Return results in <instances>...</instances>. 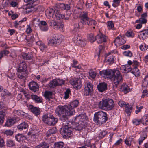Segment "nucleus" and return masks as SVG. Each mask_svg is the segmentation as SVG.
Returning <instances> with one entry per match:
<instances>
[{"label": "nucleus", "mask_w": 148, "mask_h": 148, "mask_svg": "<svg viewBox=\"0 0 148 148\" xmlns=\"http://www.w3.org/2000/svg\"><path fill=\"white\" fill-rule=\"evenodd\" d=\"M107 116L106 113L103 111L99 112L94 114V121L97 124H101L106 121Z\"/></svg>", "instance_id": "39448f33"}, {"label": "nucleus", "mask_w": 148, "mask_h": 148, "mask_svg": "<svg viewBox=\"0 0 148 148\" xmlns=\"http://www.w3.org/2000/svg\"><path fill=\"white\" fill-rule=\"evenodd\" d=\"M141 122V120H138L136 119H134L133 120V123L134 124L136 125H139Z\"/></svg>", "instance_id": "69168bd1"}, {"label": "nucleus", "mask_w": 148, "mask_h": 148, "mask_svg": "<svg viewBox=\"0 0 148 148\" xmlns=\"http://www.w3.org/2000/svg\"><path fill=\"white\" fill-rule=\"evenodd\" d=\"M36 148H49V146L46 143L43 142L36 146Z\"/></svg>", "instance_id": "a19ab883"}, {"label": "nucleus", "mask_w": 148, "mask_h": 148, "mask_svg": "<svg viewBox=\"0 0 148 148\" xmlns=\"http://www.w3.org/2000/svg\"><path fill=\"white\" fill-rule=\"evenodd\" d=\"M121 89L125 94H127L130 91V89L128 86L126 84H123L121 86Z\"/></svg>", "instance_id": "4be33fe9"}, {"label": "nucleus", "mask_w": 148, "mask_h": 148, "mask_svg": "<svg viewBox=\"0 0 148 148\" xmlns=\"http://www.w3.org/2000/svg\"><path fill=\"white\" fill-rule=\"evenodd\" d=\"M55 12V11L53 9L49 8L46 10V14L49 16L50 17L52 16L53 18V15H54Z\"/></svg>", "instance_id": "c85d7f7f"}, {"label": "nucleus", "mask_w": 148, "mask_h": 148, "mask_svg": "<svg viewBox=\"0 0 148 148\" xmlns=\"http://www.w3.org/2000/svg\"><path fill=\"white\" fill-rule=\"evenodd\" d=\"M88 39L91 43L93 42L96 40V36L95 37L93 34L91 33L87 35Z\"/></svg>", "instance_id": "2f4dec72"}, {"label": "nucleus", "mask_w": 148, "mask_h": 148, "mask_svg": "<svg viewBox=\"0 0 148 148\" xmlns=\"http://www.w3.org/2000/svg\"><path fill=\"white\" fill-rule=\"evenodd\" d=\"M61 117L62 123V127L60 130V132L63 136L65 138H68L72 135V129L67 122L68 117L66 119L62 116Z\"/></svg>", "instance_id": "f03ea898"}, {"label": "nucleus", "mask_w": 148, "mask_h": 148, "mask_svg": "<svg viewBox=\"0 0 148 148\" xmlns=\"http://www.w3.org/2000/svg\"><path fill=\"white\" fill-rule=\"evenodd\" d=\"M139 22L141 23H145L147 22V20L144 18L141 17L139 19Z\"/></svg>", "instance_id": "774afa93"}, {"label": "nucleus", "mask_w": 148, "mask_h": 148, "mask_svg": "<svg viewBox=\"0 0 148 148\" xmlns=\"http://www.w3.org/2000/svg\"><path fill=\"white\" fill-rule=\"evenodd\" d=\"M71 84L77 89L81 88L82 86L81 80L78 78H75L72 79L71 81Z\"/></svg>", "instance_id": "4468645a"}, {"label": "nucleus", "mask_w": 148, "mask_h": 148, "mask_svg": "<svg viewBox=\"0 0 148 148\" xmlns=\"http://www.w3.org/2000/svg\"><path fill=\"white\" fill-rule=\"evenodd\" d=\"M56 131L57 130L56 128L55 127H53L49 130L47 132L46 136L47 137H49L51 134H54Z\"/></svg>", "instance_id": "c756f323"}, {"label": "nucleus", "mask_w": 148, "mask_h": 148, "mask_svg": "<svg viewBox=\"0 0 148 148\" xmlns=\"http://www.w3.org/2000/svg\"><path fill=\"white\" fill-rule=\"evenodd\" d=\"M107 131L106 130L101 131L99 134V137L101 138H103L107 134Z\"/></svg>", "instance_id": "8fccbe9b"}, {"label": "nucleus", "mask_w": 148, "mask_h": 148, "mask_svg": "<svg viewBox=\"0 0 148 148\" xmlns=\"http://www.w3.org/2000/svg\"><path fill=\"white\" fill-rule=\"evenodd\" d=\"M113 73L109 78L112 82L113 88H116L119 83L122 81V77L119 70H113Z\"/></svg>", "instance_id": "20e7f679"}, {"label": "nucleus", "mask_w": 148, "mask_h": 148, "mask_svg": "<svg viewBox=\"0 0 148 148\" xmlns=\"http://www.w3.org/2000/svg\"><path fill=\"white\" fill-rule=\"evenodd\" d=\"M147 135L145 134H143L141 135L140 137L138 139V143L139 145H140L143 141L147 137Z\"/></svg>", "instance_id": "72a5a7b5"}, {"label": "nucleus", "mask_w": 148, "mask_h": 148, "mask_svg": "<svg viewBox=\"0 0 148 148\" xmlns=\"http://www.w3.org/2000/svg\"><path fill=\"white\" fill-rule=\"evenodd\" d=\"M71 92L70 90L69 89H67L66 91L65 92V95L64 98L66 99L68 98L69 96V94Z\"/></svg>", "instance_id": "13d9d810"}, {"label": "nucleus", "mask_w": 148, "mask_h": 148, "mask_svg": "<svg viewBox=\"0 0 148 148\" xmlns=\"http://www.w3.org/2000/svg\"><path fill=\"white\" fill-rule=\"evenodd\" d=\"M19 90L20 92H23L25 96L28 99H30L31 95L27 93V91L25 90L22 88H19Z\"/></svg>", "instance_id": "c9c22d12"}, {"label": "nucleus", "mask_w": 148, "mask_h": 148, "mask_svg": "<svg viewBox=\"0 0 148 148\" xmlns=\"http://www.w3.org/2000/svg\"><path fill=\"white\" fill-rule=\"evenodd\" d=\"M64 17V15L62 14L58 11H56V14H54V15H53V18L56 19L57 20H60L62 19H63Z\"/></svg>", "instance_id": "a878e982"}, {"label": "nucleus", "mask_w": 148, "mask_h": 148, "mask_svg": "<svg viewBox=\"0 0 148 148\" xmlns=\"http://www.w3.org/2000/svg\"><path fill=\"white\" fill-rule=\"evenodd\" d=\"M141 122L144 125H148V115L144 116L141 119Z\"/></svg>", "instance_id": "e433bc0d"}, {"label": "nucleus", "mask_w": 148, "mask_h": 148, "mask_svg": "<svg viewBox=\"0 0 148 148\" xmlns=\"http://www.w3.org/2000/svg\"><path fill=\"white\" fill-rule=\"evenodd\" d=\"M93 91V85L90 82L87 83L85 85L84 94L86 96L91 95Z\"/></svg>", "instance_id": "9b49d317"}, {"label": "nucleus", "mask_w": 148, "mask_h": 148, "mask_svg": "<svg viewBox=\"0 0 148 148\" xmlns=\"http://www.w3.org/2000/svg\"><path fill=\"white\" fill-rule=\"evenodd\" d=\"M48 85L49 87L51 88H54L57 86L56 79H54L50 81Z\"/></svg>", "instance_id": "ea45409f"}, {"label": "nucleus", "mask_w": 148, "mask_h": 148, "mask_svg": "<svg viewBox=\"0 0 148 148\" xmlns=\"http://www.w3.org/2000/svg\"><path fill=\"white\" fill-rule=\"evenodd\" d=\"M19 66H22L23 68H24V70H25V69H27L26 65L25 62L23 61H22L19 64Z\"/></svg>", "instance_id": "338daca9"}, {"label": "nucleus", "mask_w": 148, "mask_h": 148, "mask_svg": "<svg viewBox=\"0 0 148 148\" xmlns=\"http://www.w3.org/2000/svg\"><path fill=\"white\" fill-rule=\"evenodd\" d=\"M24 68L19 66V68L17 69V75L18 77L20 79H25L27 77V69L25 70H24Z\"/></svg>", "instance_id": "9d476101"}, {"label": "nucleus", "mask_w": 148, "mask_h": 148, "mask_svg": "<svg viewBox=\"0 0 148 148\" xmlns=\"http://www.w3.org/2000/svg\"><path fill=\"white\" fill-rule=\"evenodd\" d=\"M132 109V107H130L129 105H126L125 106V112L128 115L130 114L131 112Z\"/></svg>", "instance_id": "603ef678"}, {"label": "nucleus", "mask_w": 148, "mask_h": 148, "mask_svg": "<svg viewBox=\"0 0 148 148\" xmlns=\"http://www.w3.org/2000/svg\"><path fill=\"white\" fill-rule=\"evenodd\" d=\"M126 35L129 37H133L134 36V34L131 31H128L127 32Z\"/></svg>", "instance_id": "680f3d73"}, {"label": "nucleus", "mask_w": 148, "mask_h": 148, "mask_svg": "<svg viewBox=\"0 0 148 148\" xmlns=\"http://www.w3.org/2000/svg\"><path fill=\"white\" fill-rule=\"evenodd\" d=\"M79 17L81 18L80 20H83L86 21L89 18L88 16V12L84 11L81 12Z\"/></svg>", "instance_id": "b1692460"}, {"label": "nucleus", "mask_w": 148, "mask_h": 148, "mask_svg": "<svg viewBox=\"0 0 148 148\" xmlns=\"http://www.w3.org/2000/svg\"><path fill=\"white\" fill-rule=\"evenodd\" d=\"M48 44L51 45H54L56 44L53 36L50 38L48 42Z\"/></svg>", "instance_id": "09e8293b"}, {"label": "nucleus", "mask_w": 148, "mask_h": 148, "mask_svg": "<svg viewBox=\"0 0 148 148\" xmlns=\"http://www.w3.org/2000/svg\"><path fill=\"white\" fill-rule=\"evenodd\" d=\"M148 86V73L145 76L143 81L142 86L143 87H146Z\"/></svg>", "instance_id": "473e14b6"}, {"label": "nucleus", "mask_w": 148, "mask_h": 148, "mask_svg": "<svg viewBox=\"0 0 148 148\" xmlns=\"http://www.w3.org/2000/svg\"><path fill=\"white\" fill-rule=\"evenodd\" d=\"M120 0H113L112 6L114 7H116L119 5L120 2Z\"/></svg>", "instance_id": "0e129e2a"}, {"label": "nucleus", "mask_w": 148, "mask_h": 148, "mask_svg": "<svg viewBox=\"0 0 148 148\" xmlns=\"http://www.w3.org/2000/svg\"><path fill=\"white\" fill-rule=\"evenodd\" d=\"M106 62L109 64L113 63L114 62V57L113 55L109 53L106 58Z\"/></svg>", "instance_id": "412c9836"}, {"label": "nucleus", "mask_w": 148, "mask_h": 148, "mask_svg": "<svg viewBox=\"0 0 148 148\" xmlns=\"http://www.w3.org/2000/svg\"><path fill=\"white\" fill-rule=\"evenodd\" d=\"M31 111L36 116L40 114V109L39 108L34 107L32 105H30L29 107Z\"/></svg>", "instance_id": "aec40b11"}, {"label": "nucleus", "mask_w": 148, "mask_h": 148, "mask_svg": "<svg viewBox=\"0 0 148 148\" xmlns=\"http://www.w3.org/2000/svg\"><path fill=\"white\" fill-rule=\"evenodd\" d=\"M96 23V22L95 20L90 18H89L87 21V24L89 26L95 25Z\"/></svg>", "instance_id": "58836bf2"}, {"label": "nucleus", "mask_w": 148, "mask_h": 148, "mask_svg": "<svg viewBox=\"0 0 148 148\" xmlns=\"http://www.w3.org/2000/svg\"><path fill=\"white\" fill-rule=\"evenodd\" d=\"M73 40L75 43L78 44L82 47H84L86 45V40L85 39H82L78 34H75L73 38Z\"/></svg>", "instance_id": "1a4fd4ad"}, {"label": "nucleus", "mask_w": 148, "mask_h": 148, "mask_svg": "<svg viewBox=\"0 0 148 148\" xmlns=\"http://www.w3.org/2000/svg\"><path fill=\"white\" fill-rule=\"evenodd\" d=\"M114 103L111 99H103L99 103V107L101 109L106 108L108 110H112L114 107Z\"/></svg>", "instance_id": "423d86ee"}, {"label": "nucleus", "mask_w": 148, "mask_h": 148, "mask_svg": "<svg viewBox=\"0 0 148 148\" xmlns=\"http://www.w3.org/2000/svg\"><path fill=\"white\" fill-rule=\"evenodd\" d=\"M97 87L99 90L102 92L107 89V84L104 82L100 83L97 85Z\"/></svg>", "instance_id": "a211bd4d"}, {"label": "nucleus", "mask_w": 148, "mask_h": 148, "mask_svg": "<svg viewBox=\"0 0 148 148\" xmlns=\"http://www.w3.org/2000/svg\"><path fill=\"white\" fill-rule=\"evenodd\" d=\"M29 89L34 92L37 91L38 90L39 86L35 82H31L29 84Z\"/></svg>", "instance_id": "f3484780"}, {"label": "nucleus", "mask_w": 148, "mask_h": 148, "mask_svg": "<svg viewBox=\"0 0 148 148\" xmlns=\"http://www.w3.org/2000/svg\"><path fill=\"white\" fill-rule=\"evenodd\" d=\"M57 86H61L64 83V81L60 79H56Z\"/></svg>", "instance_id": "4d7b16f0"}, {"label": "nucleus", "mask_w": 148, "mask_h": 148, "mask_svg": "<svg viewBox=\"0 0 148 148\" xmlns=\"http://www.w3.org/2000/svg\"><path fill=\"white\" fill-rule=\"evenodd\" d=\"M5 115V113L3 111H0V124L3 122Z\"/></svg>", "instance_id": "de8ad7c7"}, {"label": "nucleus", "mask_w": 148, "mask_h": 148, "mask_svg": "<svg viewBox=\"0 0 148 148\" xmlns=\"http://www.w3.org/2000/svg\"><path fill=\"white\" fill-rule=\"evenodd\" d=\"M123 54L125 56L129 57H131L132 56V53L129 50L124 52Z\"/></svg>", "instance_id": "e2e57ef3"}, {"label": "nucleus", "mask_w": 148, "mask_h": 148, "mask_svg": "<svg viewBox=\"0 0 148 148\" xmlns=\"http://www.w3.org/2000/svg\"><path fill=\"white\" fill-rule=\"evenodd\" d=\"M32 99L36 102L38 103H41L42 101V97H39L35 95H31Z\"/></svg>", "instance_id": "393cba45"}, {"label": "nucleus", "mask_w": 148, "mask_h": 148, "mask_svg": "<svg viewBox=\"0 0 148 148\" xmlns=\"http://www.w3.org/2000/svg\"><path fill=\"white\" fill-rule=\"evenodd\" d=\"M121 70L123 72L126 73L130 71L131 72L132 69L131 68L130 66L128 65L127 67L125 66H123L122 68L121 69Z\"/></svg>", "instance_id": "f704fd0d"}, {"label": "nucleus", "mask_w": 148, "mask_h": 148, "mask_svg": "<svg viewBox=\"0 0 148 148\" xmlns=\"http://www.w3.org/2000/svg\"><path fill=\"white\" fill-rule=\"evenodd\" d=\"M89 74L90 77L94 79L96 77L97 73L95 71H90L89 72Z\"/></svg>", "instance_id": "49530a36"}, {"label": "nucleus", "mask_w": 148, "mask_h": 148, "mask_svg": "<svg viewBox=\"0 0 148 148\" xmlns=\"http://www.w3.org/2000/svg\"><path fill=\"white\" fill-rule=\"evenodd\" d=\"M114 42L115 45L118 46L125 43L126 38L124 36L119 35L116 38Z\"/></svg>", "instance_id": "f8f14e48"}, {"label": "nucleus", "mask_w": 148, "mask_h": 148, "mask_svg": "<svg viewBox=\"0 0 148 148\" xmlns=\"http://www.w3.org/2000/svg\"><path fill=\"white\" fill-rule=\"evenodd\" d=\"M28 126V124L25 122H23L17 126L18 129L20 130H25L27 128Z\"/></svg>", "instance_id": "5701e85b"}, {"label": "nucleus", "mask_w": 148, "mask_h": 148, "mask_svg": "<svg viewBox=\"0 0 148 148\" xmlns=\"http://www.w3.org/2000/svg\"><path fill=\"white\" fill-rule=\"evenodd\" d=\"M96 38L97 42L98 44H101L106 42L107 37L102 33H99L96 36Z\"/></svg>", "instance_id": "ddd939ff"}, {"label": "nucleus", "mask_w": 148, "mask_h": 148, "mask_svg": "<svg viewBox=\"0 0 148 148\" xmlns=\"http://www.w3.org/2000/svg\"><path fill=\"white\" fill-rule=\"evenodd\" d=\"M42 121L49 125H54L58 121V119L55 118L50 114H46L42 117Z\"/></svg>", "instance_id": "0eeeda50"}, {"label": "nucleus", "mask_w": 148, "mask_h": 148, "mask_svg": "<svg viewBox=\"0 0 148 148\" xmlns=\"http://www.w3.org/2000/svg\"><path fill=\"white\" fill-rule=\"evenodd\" d=\"M9 53V51L7 50L3 51L0 52V60L3 56H6Z\"/></svg>", "instance_id": "6e6d98bb"}, {"label": "nucleus", "mask_w": 148, "mask_h": 148, "mask_svg": "<svg viewBox=\"0 0 148 148\" xmlns=\"http://www.w3.org/2000/svg\"><path fill=\"white\" fill-rule=\"evenodd\" d=\"M73 121L78 124L77 126L79 130L85 128L87 125V118L85 114H81L77 116Z\"/></svg>", "instance_id": "7ed1b4c3"}, {"label": "nucleus", "mask_w": 148, "mask_h": 148, "mask_svg": "<svg viewBox=\"0 0 148 148\" xmlns=\"http://www.w3.org/2000/svg\"><path fill=\"white\" fill-rule=\"evenodd\" d=\"M107 26L108 29H111L114 28V25L113 22L109 21L107 22Z\"/></svg>", "instance_id": "5fc2aeb1"}, {"label": "nucleus", "mask_w": 148, "mask_h": 148, "mask_svg": "<svg viewBox=\"0 0 148 148\" xmlns=\"http://www.w3.org/2000/svg\"><path fill=\"white\" fill-rule=\"evenodd\" d=\"M48 23L49 26L55 30H62L64 27L63 23H57L53 20H50L48 21Z\"/></svg>", "instance_id": "6e6552de"}, {"label": "nucleus", "mask_w": 148, "mask_h": 148, "mask_svg": "<svg viewBox=\"0 0 148 148\" xmlns=\"http://www.w3.org/2000/svg\"><path fill=\"white\" fill-rule=\"evenodd\" d=\"M79 102L75 100L71 102L69 105H59L56 108V112L59 116L67 119L68 116L73 115L75 113L74 108L77 106Z\"/></svg>", "instance_id": "f257e3e1"}, {"label": "nucleus", "mask_w": 148, "mask_h": 148, "mask_svg": "<svg viewBox=\"0 0 148 148\" xmlns=\"http://www.w3.org/2000/svg\"><path fill=\"white\" fill-rule=\"evenodd\" d=\"M4 134L7 136H11L13 134V132L11 130H7L4 132Z\"/></svg>", "instance_id": "bf43d9fd"}, {"label": "nucleus", "mask_w": 148, "mask_h": 148, "mask_svg": "<svg viewBox=\"0 0 148 148\" xmlns=\"http://www.w3.org/2000/svg\"><path fill=\"white\" fill-rule=\"evenodd\" d=\"M138 36L140 38V39H142L143 40L146 39L147 38L146 35L145 34L143 30L139 32Z\"/></svg>", "instance_id": "c03bdc74"}, {"label": "nucleus", "mask_w": 148, "mask_h": 148, "mask_svg": "<svg viewBox=\"0 0 148 148\" xmlns=\"http://www.w3.org/2000/svg\"><path fill=\"white\" fill-rule=\"evenodd\" d=\"M34 40L33 35H28L26 37L25 42L28 46H31L32 45Z\"/></svg>", "instance_id": "dca6fc26"}, {"label": "nucleus", "mask_w": 148, "mask_h": 148, "mask_svg": "<svg viewBox=\"0 0 148 148\" xmlns=\"http://www.w3.org/2000/svg\"><path fill=\"white\" fill-rule=\"evenodd\" d=\"M79 29H82L84 28V25L87 24V21H84L83 20H80V21L79 23Z\"/></svg>", "instance_id": "864d4df0"}, {"label": "nucleus", "mask_w": 148, "mask_h": 148, "mask_svg": "<svg viewBox=\"0 0 148 148\" xmlns=\"http://www.w3.org/2000/svg\"><path fill=\"white\" fill-rule=\"evenodd\" d=\"M53 36L55 40L56 44H59L62 42V36L60 34H54Z\"/></svg>", "instance_id": "6ab92c4d"}, {"label": "nucleus", "mask_w": 148, "mask_h": 148, "mask_svg": "<svg viewBox=\"0 0 148 148\" xmlns=\"http://www.w3.org/2000/svg\"><path fill=\"white\" fill-rule=\"evenodd\" d=\"M7 145L9 147H12L15 145L14 142L12 140L8 139L7 140Z\"/></svg>", "instance_id": "37998d69"}, {"label": "nucleus", "mask_w": 148, "mask_h": 148, "mask_svg": "<svg viewBox=\"0 0 148 148\" xmlns=\"http://www.w3.org/2000/svg\"><path fill=\"white\" fill-rule=\"evenodd\" d=\"M16 120L12 118H10L8 119L5 124V125L9 127L13 125L15 122Z\"/></svg>", "instance_id": "cd10ccee"}, {"label": "nucleus", "mask_w": 148, "mask_h": 148, "mask_svg": "<svg viewBox=\"0 0 148 148\" xmlns=\"http://www.w3.org/2000/svg\"><path fill=\"white\" fill-rule=\"evenodd\" d=\"M113 70H112L111 69L103 70L102 71H100L99 73L101 75L103 76H106L108 78H109L110 77H111V75H112V74H113Z\"/></svg>", "instance_id": "2eb2a0df"}, {"label": "nucleus", "mask_w": 148, "mask_h": 148, "mask_svg": "<svg viewBox=\"0 0 148 148\" xmlns=\"http://www.w3.org/2000/svg\"><path fill=\"white\" fill-rule=\"evenodd\" d=\"M22 56L23 58L26 60L31 59L32 57V54L31 53L27 54L25 53H23Z\"/></svg>", "instance_id": "79ce46f5"}, {"label": "nucleus", "mask_w": 148, "mask_h": 148, "mask_svg": "<svg viewBox=\"0 0 148 148\" xmlns=\"http://www.w3.org/2000/svg\"><path fill=\"white\" fill-rule=\"evenodd\" d=\"M148 47L147 45H146L145 44H144L140 46V49L141 51H144L147 49Z\"/></svg>", "instance_id": "052dcab7"}, {"label": "nucleus", "mask_w": 148, "mask_h": 148, "mask_svg": "<svg viewBox=\"0 0 148 148\" xmlns=\"http://www.w3.org/2000/svg\"><path fill=\"white\" fill-rule=\"evenodd\" d=\"M131 72L136 77H138L140 75V71L136 67L132 69Z\"/></svg>", "instance_id": "7c9ffc66"}, {"label": "nucleus", "mask_w": 148, "mask_h": 148, "mask_svg": "<svg viewBox=\"0 0 148 148\" xmlns=\"http://www.w3.org/2000/svg\"><path fill=\"white\" fill-rule=\"evenodd\" d=\"M38 132V131L36 129H33L31 130L28 133L29 135L34 136Z\"/></svg>", "instance_id": "3c124183"}, {"label": "nucleus", "mask_w": 148, "mask_h": 148, "mask_svg": "<svg viewBox=\"0 0 148 148\" xmlns=\"http://www.w3.org/2000/svg\"><path fill=\"white\" fill-rule=\"evenodd\" d=\"M53 92L51 91H45L44 93V97L45 99L49 101L53 98Z\"/></svg>", "instance_id": "bb28decb"}, {"label": "nucleus", "mask_w": 148, "mask_h": 148, "mask_svg": "<svg viewBox=\"0 0 148 148\" xmlns=\"http://www.w3.org/2000/svg\"><path fill=\"white\" fill-rule=\"evenodd\" d=\"M16 140L18 142L23 141L25 138L24 136L22 134H18L15 136Z\"/></svg>", "instance_id": "4c0bfd02"}, {"label": "nucleus", "mask_w": 148, "mask_h": 148, "mask_svg": "<svg viewBox=\"0 0 148 148\" xmlns=\"http://www.w3.org/2000/svg\"><path fill=\"white\" fill-rule=\"evenodd\" d=\"M64 143L62 142H60L56 143L54 145V148H62Z\"/></svg>", "instance_id": "a18cd8bd"}]
</instances>
